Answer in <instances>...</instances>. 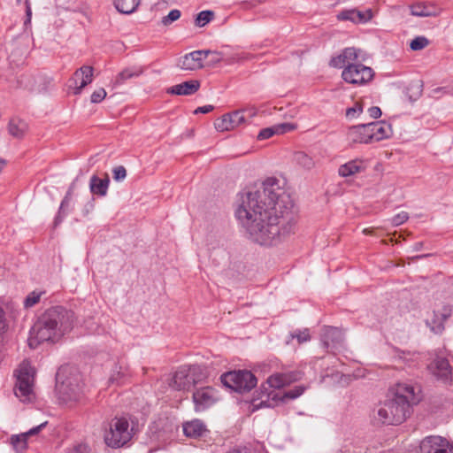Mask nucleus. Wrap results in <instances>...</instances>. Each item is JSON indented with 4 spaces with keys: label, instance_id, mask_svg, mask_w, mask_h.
<instances>
[{
    "label": "nucleus",
    "instance_id": "nucleus-1",
    "mask_svg": "<svg viewBox=\"0 0 453 453\" xmlns=\"http://www.w3.org/2000/svg\"><path fill=\"white\" fill-rule=\"evenodd\" d=\"M259 193L240 195L235 217L246 229L250 238L260 245H272L293 230L294 217L275 215L262 211L258 203Z\"/></svg>",
    "mask_w": 453,
    "mask_h": 453
},
{
    "label": "nucleus",
    "instance_id": "nucleus-2",
    "mask_svg": "<svg viewBox=\"0 0 453 453\" xmlns=\"http://www.w3.org/2000/svg\"><path fill=\"white\" fill-rule=\"evenodd\" d=\"M418 402L415 388L408 383H397L373 409L374 422L381 425H399L411 414V404Z\"/></svg>",
    "mask_w": 453,
    "mask_h": 453
},
{
    "label": "nucleus",
    "instance_id": "nucleus-3",
    "mask_svg": "<svg viewBox=\"0 0 453 453\" xmlns=\"http://www.w3.org/2000/svg\"><path fill=\"white\" fill-rule=\"evenodd\" d=\"M73 324V312L63 307L47 310L30 330L28 344L31 348L43 342H55L69 331Z\"/></svg>",
    "mask_w": 453,
    "mask_h": 453
},
{
    "label": "nucleus",
    "instance_id": "nucleus-4",
    "mask_svg": "<svg viewBox=\"0 0 453 453\" xmlns=\"http://www.w3.org/2000/svg\"><path fill=\"white\" fill-rule=\"evenodd\" d=\"M259 193L258 203L263 206L262 211H270V213L293 217V204L288 196L280 188L278 180L275 178H268L263 183L262 191H255Z\"/></svg>",
    "mask_w": 453,
    "mask_h": 453
},
{
    "label": "nucleus",
    "instance_id": "nucleus-5",
    "mask_svg": "<svg viewBox=\"0 0 453 453\" xmlns=\"http://www.w3.org/2000/svg\"><path fill=\"white\" fill-rule=\"evenodd\" d=\"M35 371L27 361H23L16 370L14 394L24 403H32L35 399Z\"/></svg>",
    "mask_w": 453,
    "mask_h": 453
},
{
    "label": "nucleus",
    "instance_id": "nucleus-6",
    "mask_svg": "<svg viewBox=\"0 0 453 453\" xmlns=\"http://www.w3.org/2000/svg\"><path fill=\"white\" fill-rule=\"evenodd\" d=\"M132 437L129 423L126 418H114L104 433V441L111 448H119Z\"/></svg>",
    "mask_w": 453,
    "mask_h": 453
},
{
    "label": "nucleus",
    "instance_id": "nucleus-7",
    "mask_svg": "<svg viewBox=\"0 0 453 453\" xmlns=\"http://www.w3.org/2000/svg\"><path fill=\"white\" fill-rule=\"evenodd\" d=\"M221 382L236 392H247L257 385L255 375L247 370L228 372L221 375Z\"/></svg>",
    "mask_w": 453,
    "mask_h": 453
},
{
    "label": "nucleus",
    "instance_id": "nucleus-8",
    "mask_svg": "<svg viewBox=\"0 0 453 453\" xmlns=\"http://www.w3.org/2000/svg\"><path fill=\"white\" fill-rule=\"evenodd\" d=\"M307 387L303 385L296 386L294 388L289 389L288 391H285L283 394L275 393L273 391L270 393H266L267 399L266 400H261L259 403H257L256 400H254L251 403L252 411L258 410L260 408L264 407H273V405L271 403L272 402H280V403H286L288 400H295L301 396L306 390Z\"/></svg>",
    "mask_w": 453,
    "mask_h": 453
},
{
    "label": "nucleus",
    "instance_id": "nucleus-9",
    "mask_svg": "<svg viewBox=\"0 0 453 453\" xmlns=\"http://www.w3.org/2000/svg\"><path fill=\"white\" fill-rule=\"evenodd\" d=\"M373 74L372 68L362 64L355 63L354 65H349L343 69L342 77L348 83L360 85L371 81Z\"/></svg>",
    "mask_w": 453,
    "mask_h": 453
},
{
    "label": "nucleus",
    "instance_id": "nucleus-10",
    "mask_svg": "<svg viewBox=\"0 0 453 453\" xmlns=\"http://www.w3.org/2000/svg\"><path fill=\"white\" fill-rule=\"evenodd\" d=\"M192 400L196 412L204 411L219 400L217 390L210 386L196 388L193 393Z\"/></svg>",
    "mask_w": 453,
    "mask_h": 453
},
{
    "label": "nucleus",
    "instance_id": "nucleus-11",
    "mask_svg": "<svg viewBox=\"0 0 453 453\" xmlns=\"http://www.w3.org/2000/svg\"><path fill=\"white\" fill-rule=\"evenodd\" d=\"M256 114L255 110H242L232 113L225 114L215 122V128L218 131H228L235 128L246 121V115L252 117Z\"/></svg>",
    "mask_w": 453,
    "mask_h": 453
},
{
    "label": "nucleus",
    "instance_id": "nucleus-12",
    "mask_svg": "<svg viewBox=\"0 0 453 453\" xmlns=\"http://www.w3.org/2000/svg\"><path fill=\"white\" fill-rule=\"evenodd\" d=\"M362 50L355 47H348L343 49L338 55L333 57L330 60V66L334 68H345L349 65H354L360 58Z\"/></svg>",
    "mask_w": 453,
    "mask_h": 453
},
{
    "label": "nucleus",
    "instance_id": "nucleus-13",
    "mask_svg": "<svg viewBox=\"0 0 453 453\" xmlns=\"http://www.w3.org/2000/svg\"><path fill=\"white\" fill-rule=\"evenodd\" d=\"M421 453H453V447L441 436H427L420 443Z\"/></svg>",
    "mask_w": 453,
    "mask_h": 453
},
{
    "label": "nucleus",
    "instance_id": "nucleus-14",
    "mask_svg": "<svg viewBox=\"0 0 453 453\" xmlns=\"http://www.w3.org/2000/svg\"><path fill=\"white\" fill-rule=\"evenodd\" d=\"M346 136L350 144L372 143L369 123L350 127L346 133Z\"/></svg>",
    "mask_w": 453,
    "mask_h": 453
},
{
    "label": "nucleus",
    "instance_id": "nucleus-15",
    "mask_svg": "<svg viewBox=\"0 0 453 453\" xmlns=\"http://www.w3.org/2000/svg\"><path fill=\"white\" fill-rule=\"evenodd\" d=\"M300 379L301 372H276L268 377L266 383L270 388L279 389L287 387Z\"/></svg>",
    "mask_w": 453,
    "mask_h": 453
},
{
    "label": "nucleus",
    "instance_id": "nucleus-16",
    "mask_svg": "<svg viewBox=\"0 0 453 453\" xmlns=\"http://www.w3.org/2000/svg\"><path fill=\"white\" fill-rule=\"evenodd\" d=\"M203 50H195L188 54H186L180 60L179 65L183 70H197L204 66V60L206 59V54Z\"/></svg>",
    "mask_w": 453,
    "mask_h": 453
},
{
    "label": "nucleus",
    "instance_id": "nucleus-17",
    "mask_svg": "<svg viewBox=\"0 0 453 453\" xmlns=\"http://www.w3.org/2000/svg\"><path fill=\"white\" fill-rule=\"evenodd\" d=\"M451 316V308L443 306L441 310L434 311L433 317L426 320L427 326L434 334H441L444 330V322Z\"/></svg>",
    "mask_w": 453,
    "mask_h": 453
},
{
    "label": "nucleus",
    "instance_id": "nucleus-18",
    "mask_svg": "<svg viewBox=\"0 0 453 453\" xmlns=\"http://www.w3.org/2000/svg\"><path fill=\"white\" fill-rule=\"evenodd\" d=\"M321 342L326 349H336L343 342V334L337 327L325 326L321 334Z\"/></svg>",
    "mask_w": 453,
    "mask_h": 453
},
{
    "label": "nucleus",
    "instance_id": "nucleus-19",
    "mask_svg": "<svg viewBox=\"0 0 453 453\" xmlns=\"http://www.w3.org/2000/svg\"><path fill=\"white\" fill-rule=\"evenodd\" d=\"M94 69L89 65H83L77 69L73 74V81L75 83L74 94H81V90L93 81Z\"/></svg>",
    "mask_w": 453,
    "mask_h": 453
},
{
    "label": "nucleus",
    "instance_id": "nucleus-20",
    "mask_svg": "<svg viewBox=\"0 0 453 453\" xmlns=\"http://www.w3.org/2000/svg\"><path fill=\"white\" fill-rule=\"evenodd\" d=\"M169 386L175 390H188L192 385V380L188 376L187 365L180 366L173 374Z\"/></svg>",
    "mask_w": 453,
    "mask_h": 453
},
{
    "label": "nucleus",
    "instance_id": "nucleus-21",
    "mask_svg": "<svg viewBox=\"0 0 453 453\" xmlns=\"http://www.w3.org/2000/svg\"><path fill=\"white\" fill-rule=\"evenodd\" d=\"M59 398L65 403L76 402L81 396V388L78 384L73 385L71 381H63L58 386Z\"/></svg>",
    "mask_w": 453,
    "mask_h": 453
},
{
    "label": "nucleus",
    "instance_id": "nucleus-22",
    "mask_svg": "<svg viewBox=\"0 0 453 453\" xmlns=\"http://www.w3.org/2000/svg\"><path fill=\"white\" fill-rule=\"evenodd\" d=\"M369 124L372 142H380L391 136V125L386 121L370 122Z\"/></svg>",
    "mask_w": 453,
    "mask_h": 453
},
{
    "label": "nucleus",
    "instance_id": "nucleus-23",
    "mask_svg": "<svg viewBox=\"0 0 453 453\" xmlns=\"http://www.w3.org/2000/svg\"><path fill=\"white\" fill-rule=\"evenodd\" d=\"M200 88V82L197 80L188 81L167 88L168 94L178 96H190L195 94Z\"/></svg>",
    "mask_w": 453,
    "mask_h": 453
},
{
    "label": "nucleus",
    "instance_id": "nucleus-24",
    "mask_svg": "<svg viewBox=\"0 0 453 453\" xmlns=\"http://www.w3.org/2000/svg\"><path fill=\"white\" fill-rule=\"evenodd\" d=\"M365 169V161L357 158L342 165L338 169V173L342 177H349L356 173L364 172Z\"/></svg>",
    "mask_w": 453,
    "mask_h": 453
},
{
    "label": "nucleus",
    "instance_id": "nucleus-25",
    "mask_svg": "<svg viewBox=\"0 0 453 453\" xmlns=\"http://www.w3.org/2000/svg\"><path fill=\"white\" fill-rule=\"evenodd\" d=\"M47 423V421L42 422L35 427L31 428L27 433L21 434L19 435H12L11 438L12 444L17 450L25 449L27 447V436L38 434L43 427L46 426Z\"/></svg>",
    "mask_w": 453,
    "mask_h": 453
},
{
    "label": "nucleus",
    "instance_id": "nucleus-26",
    "mask_svg": "<svg viewBox=\"0 0 453 453\" xmlns=\"http://www.w3.org/2000/svg\"><path fill=\"white\" fill-rule=\"evenodd\" d=\"M207 432L206 426L200 419H194L183 424V433L188 437L197 438Z\"/></svg>",
    "mask_w": 453,
    "mask_h": 453
},
{
    "label": "nucleus",
    "instance_id": "nucleus-27",
    "mask_svg": "<svg viewBox=\"0 0 453 453\" xmlns=\"http://www.w3.org/2000/svg\"><path fill=\"white\" fill-rule=\"evenodd\" d=\"M110 180L108 175L104 179H100L93 175L89 180V188L92 194L99 196H105L108 192Z\"/></svg>",
    "mask_w": 453,
    "mask_h": 453
},
{
    "label": "nucleus",
    "instance_id": "nucleus-28",
    "mask_svg": "<svg viewBox=\"0 0 453 453\" xmlns=\"http://www.w3.org/2000/svg\"><path fill=\"white\" fill-rule=\"evenodd\" d=\"M337 18L341 20H350L354 23H364L368 21L371 18L370 11L364 13L357 10H348L340 12Z\"/></svg>",
    "mask_w": 453,
    "mask_h": 453
},
{
    "label": "nucleus",
    "instance_id": "nucleus-29",
    "mask_svg": "<svg viewBox=\"0 0 453 453\" xmlns=\"http://www.w3.org/2000/svg\"><path fill=\"white\" fill-rule=\"evenodd\" d=\"M435 364V376L447 382L451 375V368L447 359L437 358Z\"/></svg>",
    "mask_w": 453,
    "mask_h": 453
},
{
    "label": "nucleus",
    "instance_id": "nucleus-30",
    "mask_svg": "<svg viewBox=\"0 0 453 453\" xmlns=\"http://www.w3.org/2000/svg\"><path fill=\"white\" fill-rule=\"evenodd\" d=\"M129 375L128 369L126 365L119 363L116 364L111 371L109 381L111 384L120 385Z\"/></svg>",
    "mask_w": 453,
    "mask_h": 453
},
{
    "label": "nucleus",
    "instance_id": "nucleus-31",
    "mask_svg": "<svg viewBox=\"0 0 453 453\" xmlns=\"http://www.w3.org/2000/svg\"><path fill=\"white\" fill-rule=\"evenodd\" d=\"M141 0H114L115 8L123 14L133 13L139 6Z\"/></svg>",
    "mask_w": 453,
    "mask_h": 453
},
{
    "label": "nucleus",
    "instance_id": "nucleus-32",
    "mask_svg": "<svg viewBox=\"0 0 453 453\" xmlns=\"http://www.w3.org/2000/svg\"><path fill=\"white\" fill-rule=\"evenodd\" d=\"M8 128L9 133L12 136L19 138L25 134L27 130V124L21 119H13L10 121Z\"/></svg>",
    "mask_w": 453,
    "mask_h": 453
},
{
    "label": "nucleus",
    "instance_id": "nucleus-33",
    "mask_svg": "<svg viewBox=\"0 0 453 453\" xmlns=\"http://www.w3.org/2000/svg\"><path fill=\"white\" fill-rule=\"evenodd\" d=\"M187 366L188 370V376L192 380V385H196V383L201 382L206 378V372L202 366L197 365Z\"/></svg>",
    "mask_w": 453,
    "mask_h": 453
},
{
    "label": "nucleus",
    "instance_id": "nucleus-34",
    "mask_svg": "<svg viewBox=\"0 0 453 453\" xmlns=\"http://www.w3.org/2000/svg\"><path fill=\"white\" fill-rule=\"evenodd\" d=\"M295 162L304 169L310 170L315 165L311 157L303 151H298L294 155Z\"/></svg>",
    "mask_w": 453,
    "mask_h": 453
},
{
    "label": "nucleus",
    "instance_id": "nucleus-35",
    "mask_svg": "<svg viewBox=\"0 0 453 453\" xmlns=\"http://www.w3.org/2000/svg\"><path fill=\"white\" fill-rule=\"evenodd\" d=\"M142 73V69L127 68L118 74L116 83L122 84L128 79L140 76Z\"/></svg>",
    "mask_w": 453,
    "mask_h": 453
},
{
    "label": "nucleus",
    "instance_id": "nucleus-36",
    "mask_svg": "<svg viewBox=\"0 0 453 453\" xmlns=\"http://www.w3.org/2000/svg\"><path fill=\"white\" fill-rule=\"evenodd\" d=\"M214 18V12L212 11H202L200 12L195 19L196 27H203Z\"/></svg>",
    "mask_w": 453,
    "mask_h": 453
},
{
    "label": "nucleus",
    "instance_id": "nucleus-37",
    "mask_svg": "<svg viewBox=\"0 0 453 453\" xmlns=\"http://www.w3.org/2000/svg\"><path fill=\"white\" fill-rule=\"evenodd\" d=\"M429 44V40L425 36H417L410 43L412 50H421Z\"/></svg>",
    "mask_w": 453,
    "mask_h": 453
},
{
    "label": "nucleus",
    "instance_id": "nucleus-38",
    "mask_svg": "<svg viewBox=\"0 0 453 453\" xmlns=\"http://www.w3.org/2000/svg\"><path fill=\"white\" fill-rule=\"evenodd\" d=\"M363 112V104L356 102L352 107L346 110V118L349 119H357Z\"/></svg>",
    "mask_w": 453,
    "mask_h": 453
},
{
    "label": "nucleus",
    "instance_id": "nucleus-39",
    "mask_svg": "<svg viewBox=\"0 0 453 453\" xmlns=\"http://www.w3.org/2000/svg\"><path fill=\"white\" fill-rule=\"evenodd\" d=\"M203 52H208L206 54V59L208 58L206 65L208 66H214L215 65L219 63L223 58L222 54L218 51L203 50Z\"/></svg>",
    "mask_w": 453,
    "mask_h": 453
},
{
    "label": "nucleus",
    "instance_id": "nucleus-40",
    "mask_svg": "<svg viewBox=\"0 0 453 453\" xmlns=\"http://www.w3.org/2000/svg\"><path fill=\"white\" fill-rule=\"evenodd\" d=\"M180 15H181L180 11H179L177 9L172 10L168 13V15L162 18L161 24L164 26H169L173 22L178 20L180 19Z\"/></svg>",
    "mask_w": 453,
    "mask_h": 453
},
{
    "label": "nucleus",
    "instance_id": "nucleus-41",
    "mask_svg": "<svg viewBox=\"0 0 453 453\" xmlns=\"http://www.w3.org/2000/svg\"><path fill=\"white\" fill-rule=\"evenodd\" d=\"M411 12L413 16L417 17H428L431 15L428 9L421 4L412 5L411 8Z\"/></svg>",
    "mask_w": 453,
    "mask_h": 453
},
{
    "label": "nucleus",
    "instance_id": "nucleus-42",
    "mask_svg": "<svg viewBox=\"0 0 453 453\" xmlns=\"http://www.w3.org/2000/svg\"><path fill=\"white\" fill-rule=\"evenodd\" d=\"M42 294V292L35 291L30 293L24 300L25 307L29 308L36 304L39 302Z\"/></svg>",
    "mask_w": 453,
    "mask_h": 453
},
{
    "label": "nucleus",
    "instance_id": "nucleus-43",
    "mask_svg": "<svg viewBox=\"0 0 453 453\" xmlns=\"http://www.w3.org/2000/svg\"><path fill=\"white\" fill-rule=\"evenodd\" d=\"M409 219V213L406 211H400L391 218L390 221L392 226H398Z\"/></svg>",
    "mask_w": 453,
    "mask_h": 453
},
{
    "label": "nucleus",
    "instance_id": "nucleus-44",
    "mask_svg": "<svg viewBox=\"0 0 453 453\" xmlns=\"http://www.w3.org/2000/svg\"><path fill=\"white\" fill-rule=\"evenodd\" d=\"M106 95H107V93H106L105 89L103 88H100L92 93V95L90 96V101L93 104H98V103L102 102L106 97Z\"/></svg>",
    "mask_w": 453,
    "mask_h": 453
},
{
    "label": "nucleus",
    "instance_id": "nucleus-45",
    "mask_svg": "<svg viewBox=\"0 0 453 453\" xmlns=\"http://www.w3.org/2000/svg\"><path fill=\"white\" fill-rule=\"evenodd\" d=\"M276 129V134H285L295 130L296 128V125L292 123H281L274 126Z\"/></svg>",
    "mask_w": 453,
    "mask_h": 453
},
{
    "label": "nucleus",
    "instance_id": "nucleus-46",
    "mask_svg": "<svg viewBox=\"0 0 453 453\" xmlns=\"http://www.w3.org/2000/svg\"><path fill=\"white\" fill-rule=\"evenodd\" d=\"M113 179L116 181H122L127 177V170L124 166L119 165L113 169Z\"/></svg>",
    "mask_w": 453,
    "mask_h": 453
},
{
    "label": "nucleus",
    "instance_id": "nucleus-47",
    "mask_svg": "<svg viewBox=\"0 0 453 453\" xmlns=\"http://www.w3.org/2000/svg\"><path fill=\"white\" fill-rule=\"evenodd\" d=\"M277 132H276L274 126L271 127H266V128L262 129L259 132L257 138L259 140L268 139V138L272 137L273 134H275Z\"/></svg>",
    "mask_w": 453,
    "mask_h": 453
},
{
    "label": "nucleus",
    "instance_id": "nucleus-48",
    "mask_svg": "<svg viewBox=\"0 0 453 453\" xmlns=\"http://www.w3.org/2000/svg\"><path fill=\"white\" fill-rule=\"evenodd\" d=\"M293 338H296L299 343L305 342L310 340V334L308 329H304L303 331H298L292 334Z\"/></svg>",
    "mask_w": 453,
    "mask_h": 453
},
{
    "label": "nucleus",
    "instance_id": "nucleus-49",
    "mask_svg": "<svg viewBox=\"0 0 453 453\" xmlns=\"http://www.w3.org/2000/svg\"><path fill=\"white\" fill-rule=\"evenodd\" d=\"M69 194H70V193L68 192L67 196H66L63 199V201L61 202V204H60V207H59L58 215V216L56 217V219H55V222H54V223H55V226H58V225L62 221L63 217L61 216V213H62V211H64V208H65V206H67V205H68V203H69V200H70V198H69Z\"/></svg>",
    "mask_w": 453,
    "mask_h": 453
},
{
    "label": "nucleus",
    "instance_id": "nucleus-50",
    "mask_svg": "<svg viewBox=\"0 0 453 453\" xmlns=\"http://www.w3.org/2000/svg\"><path fill=\"white\" fill-rule=\"evenodd\" d=\"M69 453H89V449L86 444H77L70 449Z\"/></svg>",
    "mask_w": 453,
    "mask_h": 453
},
{
    "label": "nucleus",
    "instance_id": "nucleus-51",
    "mask_svg": "<svg viewBox=\"0 0 453 453\" xmlns=\"http://www.w3.org/2000/svg\"><path fill=\"white\" fill-rule=\"evenodd\" d=\"M7 328V322L5 319V313L3 308L0 306V334L4 332Z\"/></svg>",
    "mask_w": 453,
    "mask_h": 453
},
{
    "label": "nucleus",
    "instance_id": "nucleus-52",
    "mask_svg": "<svg viewBox=\"0 0 453 453\" xmlns=\"http://www.w3.org/2000/svg\"><path fill=\"white\" fill-rule=\"evenodd\" d=\"M368 114L372 119H378L381 116V110L377 106H372L368 109Z\"/></svg>",
    "mask_w": 453,
    "mask_h": 453
},
{
    "label": "nucleus",
    "instance_id": "nucleus-53",
    "mask_svg": "<svg viewBox=\"0 0 453 453\" xmlns=\"http://www.w3.org/2000/svg\"><path fill=\"white\" fill-rule=\"evenodd\" d=\"M213 109H214V107L212 105H210V104L203 105V106L196 108L195 110L194 113L195 114H197V113L206 114V113L211 112Z\"/></svg>",
    "mask_w": 453,
    "mask_h": 453
},
{
    "label": "nucleus",
    "instance_id": "nucleus-54",
    "mask_svg": "<svg viewBox=\"0 0 453 453\" xmlns=\"http://www.w3.org/2000/svg\"><path fill=\"white\" fill-rule=\"evenodd\" d=\"M434 94L438 92H442L444 94H449L453 96V87H444V88H437L433 91Z\"/></svg>",
    "mask_w": 453,
    "mask_h": 453
},
{
    "label": "nucleus",
    "instance_id": "nucleus-55",
    "mask_svg": "<svg viewBox=\"0 0 453 453\" xmlns=\"http://www.w3.org/2000/svg\"><path fill=\"white\" fill-rule=\"evenodd\" d=\"M5 164H6L5 160L0 159V172L3 170Z\"/></svg>",
    "mask_w": 453,
    "mask_h": 453
},
{
    "label": "nucleus",
    "instance_id": "nucleus-56",
    "mask_svg": "<svg viewBox=\"0 0 453 453\" xmlns=\"http://www.w3.org/2000/svg\"><path fill=\"white\" fill-rule=\"evenodd\" d=\"M27 15L28 20H29L30 17H31V9L29 6H27Z\"/></svg>",
    "mask_w": 453,
    "mask_h": 453
},
{
    "label": "nucleus",
    "instance_id": "nucleus-57",
    "mask_svg": "<svg viewBox=\"0 0 453 453\" xmlns=\"http://www.w3.org/2000/svg\"><path fill=\"white\" fill-rule=\"evenodd\" d=\"M229 453H248L247 451H242V450H233Z\"/></svg>",
    "mask_w": 453,
    "mask_h": 453
},
{
    "label": "nucleus",
    "instance_id": "nucleus-58",
    "mask_svg": "<svg viewBox=\"0 0 453 453\" xmlns=\"http://www.w3.org/2000/svg\"><path fill=\"white\" fill-rule=\"evenodd\" d=\"M364 233L368 234V233H370V231L368 229H364Z\"/></svg>",
    "mask_w": 453,
    "mask_h": 453
}]
</instances>
